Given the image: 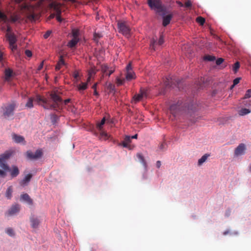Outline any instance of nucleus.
Instances as JSON below:
<instances>
[{
	"label": "nucleus",
	"mask_w": 251,
	"mask_h": 251,
	"mask_svg": "<svg viewBox=\"0 0 251 251\" xmlns=\"http://www.w3.org/2000/svg\"><path fill=\"white\" fill-rule=\"evenodd\" d=\"M28 19L29 20H30L31 22H34L36 20H38V18H39L40 17H33V16H32V17H27Z\"/></svg>",
	"instance_id": "obj_51"
},
{
	"label": "nucleus",
	"mask_w": 251,
	"mask_h": 251,
	"mask_svg": "<svg viewBox=\"0 0 251 251\" xmlns=\"http://www.w3.org/2000/svg\"><path fill=\"white\" fill-rule=\"evenodd\" d=\"M105 117H103L101 122L99 123H98L97 125V127L98 129V130L100 132V135L102 137H106L107 135V133L105 132L101 131L102 129V126L105 124Z\"/></svg>",
	"instance_id": "obj_17"
},
{
	"label": "nucleus",
	"mask_w": 251,
	"mask_h": 251,
	"mask_svg": "<svg viewBox=\"0 0 251 251\" xmlns=\"http://www.w3.org/2000/svg\"><path fill=\"white\" fill-rule=\"evenodd\" d=\"M246 150L245 144L241 143L235 149L234 154L236 156H239L244 153Z\"/></svg>",
	"instance_id": "obj_15"
},
{
	"label": "nucleus",
	"mask_w": 251,
	"mask_h": 251,
	"mask_svg": "<svg viewBox=\"0 0 251 251\" xmlns=\"http://www.w3.org/2000/svg\"><path fill=\"white\" fill-rule=\"evenodd\" d=\"M50 98L53 103L51 105H48L46 106L47 108H53V110L57 111L62 109L65 105L70 102L71 100L68 99L63 100L59 95L58 91H54L50 93Z\"/></svg>",
	"instance_id": "obj_1"
},
{
	"label": "nucleus",
	"mask_w": 251,
	"mask_h": 251,
	"mask_svg": "<svg viewBox=\"0 0 251 251\" xmlns=\"http://www.w3.org/2000/svg\"><path fill=\"white\" fill-rule=\"evenodd\" d=\"M116 82L118 85H121L125 82V79H121L120 78H117Z\"/></svg>",
	"instance_id": "obj_41"
},
{
	"label": "nucleus",
	"mask_w": 251,
	"mask_h": 251,
	"mask_svg": "<svg viewBox=\"0 0 251 251\" xmlns=\"http://www.w3.org/2000/svg\"><path fill=\"white\" fill-rule=\"evenodd\" d=\"M3 60V54L2 53L0 50V62H1Z\"/></svg>",
	"instance_id": "obj_60"
},
{
	"label": "nucleus",
	"mask_w": 251,
	"mask_h": 251,
	"mask_svg": "<svg viewBox=\"0 0 251 251\" xmlns=\"http://www.w3.org/2000/svg\"><path fill=\"white\" fill-rule=\"evenodd\" d=\"M150 7L157 12L162 13L164 16H172L171 14L165 15L167 12V8L162 4L161 0H147Z\"/></svg>",
	"instance_id": "obj_2"
},
{
	"label": "nucleus",
	"mask_w": 251,
	"mask_h": 251,
	"mask_svg": "<svg viewBox=\"0 0 251 251\" xmlns=\"http://www.w3.org/2000/svg\"><path fill=\"white\" fill-rule=\"evenodd\" d=\"M32 175L31 174H28L25 176L22 180L20 182V184L22 186H25L27 185L32 178Z\"/></svg>",
	"instance_id": "obj_19"
},
{
	"label": "nucleus",
	"mask_w": 251,
	"mask_h": 251,
	"mask_svg": "<svg viewBox=\"0 0 251 251\" xmlns=\"http://www.w3.org/2000/svg\"><path fill=\"white\" fill-rule=\"evenodd\" d=\"M176 3L179 6L181 7H184V3H182V2L178 1H176Z\"/></svg>",
	"instance_id": "obj_57"
},
{
	"label": "nucleus",
	"mask_w": 251,
	"mask_h": 251,
	"mask_svg": "<svg viewBox=\"0 0 251 251\" xmlns=\"http://www.w3.org/2000/svg\"><path fill=\"white\" fill-rule=\"evenodd\" d=\"M9 171H10V174L12 177H15L19 174V169L18 167L15 166H12V169H9Z\"/></svg>",
	"instance_id": "obj_23"
},
{
	"label": "nucleus",
	"mask_w": 251,
	"mask_h": 251,
	"mask_svg": "<svg viewBox=\"0 0 251 251\" xmlns=\"http://www.w3.org/2000/svg\"><path fill=\"white\" fill-rule=\"evenodd\" d=\"M17 106L15 102L8 103L2 106L3 116L5 118H9L14 115V110Z\"/></svg>",
	"instance_id": "obj_3"
},
{
	"label": "nucleus",
	"mask_w": 251,
	"mask_h": 251,
	"mask_svg": "<svg viewBox=\"0 0 251 251\" xmlns=\"http://www.w3.org/2000/svg\"><path fill=\"white\" fill-rule=\"evenodd\" d=\"M79 35V30L77 29H73L72 30V35L73 38H78Z\"/></svg>",
	"instance_id": "obj_35"
},
{
	"label": "nucleus",
	"mask_w": 251,
	"mask_h": 251,
	"mask_svg": "<svg viewBox=\"0 0 251 251\" xmlns=\"http://www.w3.org/2000/svg\"><path fill=\"white\" fill-rule=\"evenodd\" d=\"M90 78L91 76H89L87 78V81L86 82H82L77 86V89L78 91H83L87 88L88 82L90 81Z\"/></svg>",
	"instance_id": "obj_20"
},
{
	"label": "nucleus",
	"mask_w": 251,
	"mask_h": 251,
	"mask_svg": "<svg viewBox=\"0 0 251 251\" xmlns=\"http://www.w3.org/2000/svg\"><path fill=\"white\" fill-rule=\"evenodd\" d=\"M0 176L4 177L6 176V173L1 170H0Z\"/></svg>",
	"instance_id": "obj_54"
},
{
	"label": "nucleus",
	"mask_w": 251,
	"mask_h": 251,
	"mask_svg": "<svg viewBox=\"0 0 251 251\" xmlns=\"http://www.w3.org/2000/svg\"><path fill=\"white\" fill-rule=\"evenodd\" d=\"M12 186H9L7 190H6V194H5V195H6V197L7 198V199H10L11 197H12Z\"/></svg>",
	"instance_id": "obj_31"
},
{
	"label": "nucleus",
	"mask_w": 251,
	"mask_h": 251,
	"mask_svg": "<svg viewBox=\"0 0 251 251\" xmlns=\"http://www.w3.org/2000/svg\"><path fill=\"white\" fill-rule=\"evenodd\" d=\"M138 135L135 134L134 135H133L132 136H130V139H137V138Z\"/></svg>",
	"instance_id": "obj_61"
},
{
	"label": "nucleus",
	"mask_w": 251,
	"mask_h": 251,
	"mask_svg": "<svg viewBox=\"0 0 251 251\" xmlns=\"http://www.w3.org/2000/svg\"><path fill=\"white\" fill-rule=\"evenodd\" d=\"M144 92H142V90H141L140 93L134 96L133 99L135 102L139 101L144 97Z\"/></svg>",
	"instance_id": "obj_25"
},
{
	"label": "nucleus",
	"mask_w": 251,
	"mask_h": 251,
	"mask_svg": "<svg viewBox=\"0 0 251 251\" xmlns=\"http://www.w3.org/2000/svg\"><path fill=\"white\" fill-rule=\"evenodd\" d=\"M36 101L39 104L42 105L44 108L46 109H53V108H46V106L48 105H51L52 104L50 103L48 100H47L46 98H43L40 95L36 96Z\"/></svg>",
	"instance_id": "obj_10"
},
{
	"label": "nucleus",
	"mask_w": 251,
	"mask_h": 251,
	"mask_svg": "<svg viewBox=\"0 0 251 251\" xmlns=\"http://www.w3.org/2000/svg\"><path fill=\"white\" fill-rule=\"evenodd\" d=\"M196 21L197 23H199L200 25H202L205 23V20L202 17H197Z\"/></svg>",
	"instance_id": "obj_37"
},
{
	"label": "nucleus",
	"mask_w": 251,
	"mask_h": 251,
	"mask_svg": "<svg viewBox=\"0 0 251 251\" xmlns=\"http://www.w3.org/2000/svg\"><path fill=\"white\" fill-rule=\"evenodd\" d=\"M240 79H241L240 77H237L235 79H234L233 80V84L231 86V88H232L234 86H235L236 85L238 84L240 82Z\"/></svg>",
	"instance_id": "obj_42"
},
{
	"label": "nucleus",
	"mask_w": 251,
	"mask_h": 251,
	"mask_svg": "<svg viewBox=\"0 0 251 251\" xmlns=\"http://www.w3.org/2000/svg\"><path fill=\"white\" fill-rule=\"evenodd\" d=\"M20 206L18 204L13 205L6 213L7 216H13L19 212Z\"/></svg>",
	"instance_id": "obj_11"
},
{
	"label": "nucleus",
	"mask_w": 251,
	"mask_h": 251,
	"mask_svg": "<svg viewBox=\"0 0 251 251\" xmlns=\"http://www.w3.org/2000/svg\"><path fill=\"white\" fill-rule=\"evenodd\" d=\"M51 31L50 30L47 31L45 34L44 35V38L45 39H47L50 35Z\"/></svg>",
	"instance_id": "obj_49"
},
{
	"label": "nucleus",
	"mask_w": 251,
	"mask_h": 251,
	"mask_svg": "<svg viewBox=\"0 0 251 251\" xmlns=\"http://www.w3.org/2000/svg\"><path fill=\"white\" fill-rule=\"evenodd\" d=\"M122 146L125 148H128L130 150L131 149V148L130 147V145L129 144H128L127 143L125 142L124 141L122 143Z\"/></svg>",
	"instance_id": "obj_45"
},
{
	"label": "nucleus",
	"mask_w": 251,
	"mask_h": 251,
	"mask_svg": "<svg viewBox=\"0 0 251 251\" xmlns=\"http://www.w3.org/2000/svg\"><path fill=\"white\" fill-rule=\"evenodd\" d=\"M64 60L63 59V56L60 55L59 57V61L55 66V70L56 71L59 70L63 66L65 65Z\"/></svg>",
	"instance_id": "obj_22"
},
{
	"label": "nucleus",
	"mask_w": 251,
	"mask_h": 251,
	"mask_svg": "<svg viewBox=\"0 0 251 251\" xmlns=\"http://www.w3.org/2000/svg\"><path fill=\"white\" fill-rule=\"evenodd\" d=\"M12 19V21L13 22H20L19 20H20V18L21 17H17V16H15V17H10Z\"/></svg>",
	"instance_id": "obj_47"
},
{
	"label": "nucleus",
	"mask_w": 251,
	"mask_h": 251,
	"mask_svg": "<svg viewBox=\"0 0 251 251\" xmlns=\"http://www.w3.org/2000/svg\"><path fill=\"white\" fill-rule=\"evenodd\" d=\"M135 73L132 71L131 64L129 63L126 67V79L130 80L135 78Z\"/></svg>",
	"instance_id": "obj_12"
},
{
	"label": "nucleus",
	"mask_w": 251,
	"mask_h": 251,
	"mask_svg": "<svg viewBox=\"0 0 251 251\" xmlns=\"http://www.w3.org/2000/svg\"><path fill=\"white\" fill-rule=\"evenodd\" d=\"M56 18V20L59 22L62 23L63 22H65V19L63 18L62 17H55Z\"/></svg>",
	"instance_id": "obj_52"
},
{
	"label": "nucleus",
	"mask_w": 251,
	"mask_h": 251,
	"mask_svg": "<svg viewBox=\"0 0 251 251\" xmlns=\"http://www.w3.org/2000/svg\"><path fill=\"white\" fill-rule=\"evenodd\" d=\"M161 163L160 161H157L156 163V166L157 168H159L161 166Z\"/></svg>",
	"instance_id": "obj_58"
},
{
	"label": "nucleus",
	"mask_w": 251,
	"mask_h": 251,
	"mask_svg": "<svg viewBox=\"0 0 251 251\" xmlns=\"http://www.w3.org/2000/svg\"><path fill=\"white\" fill-rule=\"evenodd\" d=\"M204 59L205 60H208L210 61H212L215 60L216 58L214 56L207 55V56H205Z\"/></svg>",
	"instance_id": "obj_40"
},
{
	"label": "nucleus",
	"mask_w": 251,
	"mask_h": 251,
	"mask_svg": "<svg viewBox=\"0 0 251 251\" xmlns=\"http://www.w3.org/2000/svg\"><path fill=\"white\" fill-rule=\"evenodd\" d=\"M21 10L23 11V12H29V14L27 16H36L34 14H33L31 13L32 10H33V7L31 6L30 5H29L27 3H23L21 5Z\"/></svg>",
	"instance_id": "obj_13"
},
{
	"label": "nucleus",
	"mask_w": 251,
	"mask_h": 251,
	"mask_svg": "<svg viewBox=\"0 0 251 251\" xmlns=\"http://www.w3.org/2000/svg\"><path fill=\"white\" fill-rule=\"evenodd\" d=\"M97 83H95L93 86L92 88L95 90H96Z\"/></svg>",
	"instance_id": "obj_64"
},
{
	"label": "nucleus",
	"mask_w": 251,
	"mask_h": 251,
	"mask_svg": "<svg viewBox=\"0 0 251 251\" xmlns=\"http://www.w3.org/2000/svg\"><path fill=\"white\" fill-rule=\"evenodd\" d=\"M13 74V71L11 69L8 68L6 69L4 71V75H5V80L9 81L10 78L12 76Z\"/></svg>",
	"instance_id": "obj_24"
},
{
	"label": "nucleus",
	"mask_w": 251,
	"mask_h": 251,
	"mask_svg": "<svg viewBox=\"0 0 251 251\" xmlns=\"http://www.w3.org/2000/svg\"><path fill=\"white\" fill-rule=\"evenodd\" d=\"M137 157L138 158L140 162L143 164V165L146 168L147 167V164L146 160L144 159V156L140 153L137 154Z\"/></svg>",
	"instance_id": "obj_29"
},
{
	"label": "nucleus",
	"mask_w": 251,
	"mask_h": 251,
	"mask_svg": "<svg viewBox=\"0 0 251 251\" xmlns=\"http://www.w3.org/2000/svg\"><path fill=\"white\" fill-rule=\"evenodd\" d=\"M102 37V35L98 33H94V37H93V40L96 43H98L99 42V39Z\"/></svg>",
	"instance_id": "obj_36"
},
{
	"label": "nucleus",
	"mask_w": 251,
	"mask_h": 251,
	"mask_svg": "<svg viewBox=\"0 0 251 251\" xmlns=\"http://www.w3.org/2000/svg\"><path fill=\"white\" fill-rule=\"evenodd\" d=\"M49 8L52 12L50 16H60L64 6L59 3L52 1L49 4Z\"/></svg>",
	"instance_id": "obj_4"
},
{
	"label": "nucleus",
	"mask_w": 251,
	"mask_h": 251,
	"mask_svg": "<svg viewBox=\"0 0 251 251\" xmlns=\"http://www.w3.org/2000/svg\"><path fill=\"white\" fill-rule=\"evenodd\" d=\"M159 149L161 151H164L166 149V144L165 142L162 143L159 146Z\"/></svg>",
	"instance_id": "obj_44"
},
{
	"label": "nucleus",
	"mask_w": 251,
	"mask_h": 251,
	"mask_svg": "<svg viewBox=\"0 0 251 251\" xmlns=\"http://www.w3.org/2000/svg\"><path fill=\"white\" fill-rule=\"evenodd\" d=\"M251 97V89H248L244 96L245 99H248Z\"/></svg>",
	"instance_id": "obj_43"
},
{
	"label": "nucleus",
	"mask_w": 251,
	"mask_h": 251,
	"mask_svg": "<svg viewBox=\"0 0 251 251\" xmlns=\"http://www.w3.org/2000/svg\"><path fill=\"white\" fill-rule=\"evenodd\" d=\"M94 95L96 96H98L99 95V94H98V92L96 90H94Z\"/></svg>",
	"instance_id": "obj_63"
},
{
	"label": "nucleus",
	"mask_w": 251,
	"mask_h": 251,
	"mask_svg": "<svg viewBox=\"0 0 251 251\" xmlns=\"http://www.w3.org/2000/svg\"><path fill=\"white\" fill-rule=\"evenodd\" d=\"M21 199L23 201H26L28 204L32 205L33 204V201L30 198L27 194H24L21 196Z\"/></svg>",
	"instance_id": "obj_21"
},
{
	"label": "nucleus",
	"mask_w": 251,
	"mask_h": 251,
	"mask_svg": "<svg viewBox=\"0 0 251 251\" xmlns=\"http://www.w3.org/2000/svg\"><path fill=\"white\" fill-rule=\"evenodd\" d=\"M118 27L120 33L126 36H129L130 28L126 22L118 21Z\"/></svg>",
	"instance_id": "obj_6"
},
{
	"label": "nucleus",
	"mask_w": 251,
	"mask_h": 251,
	"mask_svg": "<svg viewBox=\"0 0 251 251\" xmlns=\"http://www.w3.org/2000/svg\"><path fill=\"white\" fill-rule=\"evenodd\" d=\"M42 155L43 152L41 149L36 150L34 153L30 151H27L26 152L27 158L31 160L38 159L40 158Z\"/></svg>",
	"instance_id": "obj_7"
},
{
	"label": "nucleus",
	"mask_w": 251,
	"mask_h": 251,
	"mask_svg": "<svg viewBox=\"0 0 251 251\" xmlns=\"http://www.w3.org/2000/svg\"><path fill=\"white\" fill-rule=\"evenodd\" d=\"M186 107H184V105H182V102L178 101L176 104H172L170 107L171 113L174 115V117H176L180 114L182 111L185 110Z\"/></svg>",
	"instance_id": "obj_5"
},
{
	"label": "nucleus",
	"mask_w": 251,
	"mask_h": 251,
	"mask_svg": "<svg viewBox=\"0 0 251 251\" xmlns=\"http://www.w3.org/2000/svg\"><path fill=\"white\" fill-rule=\"evenodd\" d=\"M164 43V38L163 35H161L160 38L159 39L158 43H156V41L155 39H152L151 42L150 47L151 48L155 50V45L158 44L159 45H161Z\"/></svg>",
	"instance_id": "obj_16"
},
{
	"label": "nucleus",
	"mask_w": 251,
	"mask_h": 251,
	"mask_svg": "<svg viewBox=\"0 0 251 251\" xmlns=\"http://www.w3.org/2000/svg\"><path fill=\"white\" fill-rule=\"evenodd\" d=\"M79 41V38H73L71 41H70V42L68 43V46L70 47V48H73L74 47L76 44Z\"/></svg>",
	"instance_id": "obj_27"
},
{
	"label": "nucleus",
	"mask_w": 251,
	"mask_h": 251,
	"mask_svg": "<svg viewBox=\"0 0 251 251\" xmlns=\"http://www.w3.org/2000/svg\"><path fill=\"white\" fill-rule=\"evenodd\" d=\"M6 38L9 42L11 50L14 51L17 49V46L15 45L17 39L15 35L13 33H6Z\"/></svg>",
	"instance_id": "obj_8"
},
{
	"label": "nucleus",
	"mask_w": 251,
	"mask_h": 251,
	"mask_svg": "<svg viewBox=\"0 0 251 251\" xmlns=\"http://www.w3.org/2000/svg\"><path fill=\"white\" fill-rule=\"evenodd\" d=\"M12 139L16 143H23V144L25 143L24 138L22 136L13 134L12 135Z\"/></svg>",
	"instance_id": "obj_18"
},
{
	"label": "nucleus",
	"mask_w": 251,
	"mask_h": 251,
	"mask_svg": "<svg viewBox=\"0 0 251 251\" xmlns=\"http://www.w3.org/2000/svg\"><path fill=\"white\" fill-rule=\"evenodd\" d=\"M10 156V154L5 153L0 155V167L2 168L5 171L9 170L8 166L6 163V160Z\"/></svg>",
	"instance_id": "obj_9"
},
{
	"label": "nucleus",
	"mask_w": 251,
	"mask_h": 251,
	"mask_svg": "<svg viewBox=\"0 0 251 251\" xmlns=\"http://www.w3.org/2000/svg\"><path fill=\"white\" fill-rule=\"evenodd\" d=\"M240 67V63L239 62H236L233 67V71L236 73L238 71Z\"/></svg>",
	"instance_id": "obj_38"
},
{
	"label": "nucleus",
	"mask_w": 251,
	"mask_h": 251,
	"mask_svg": "<svg viewBox=\"0 0 251 251\" xmlns=\"http://www.w3.org/2000/svg\"><path fill=\"white\" fill-rule=\"evenodd\" d=\"M192 3L190 0H187L184 3V7L186 9H191L192 7Z\"/></svg>",
	"instance_id": "obj_33"
},
{
	"label": "nucleus",
	"mask_w": 251,
	"mask_h": 251,
	"mask_svg": "<svg viewBox=\"0 0 251 251\" xmlns=\"http://www.w3.org/2000/svg\"><path fill=\"white\" fill-rule=\"evenodd\" d=\"M209 154H204L200 159L198 160V165L201 166V165L204 162L206 161L207 158L209 156Z\"/></svg>",
	"instance_id": "obj_28"
},
{
	"label": "nucleus",
	"mask_w": 251,
	"mask_h": 251,
	"mask_svg": "<svg viewBox=\"0 0 251 251\" xmlns=\"http://www.w3.org/2000/svg\"><path fill=\"white\" fill-rule=\"evenodd\" d=\"M73 76H74V78H75L77 79V77H78V76H79V73H78V72H76V71L75 72H74V73Z\"/></svg>",
	"instance_id": "obj_55"
},
{
	"label": "nucleus",
	"mask_w": 251,
	"mask_h": 251,
	"mask_svg": "<svg viewBox=\"0 0 251 251\" xmlns=\"http://www.w3.org/2000/svg\"><path fill=\"white\" fill-rule=\"evenodd\" d=\"M162 25L163 26H166L170 23L172 20V17H162Z\"/></svg>",
	"instance_id": "obj_26"
},
{
	"label": "nucleus",
	"mask_w": 251,
	"mask_h": 251,
	"mask_svg": "<svg viewBox=\"0 0 251 251\" xmlns=\"http://www.w3.org/2000/svg\"><path fill=\"white\" fill-rule=\"evenodd\" d=\"M25 54L28 57H31V56L32 55V52L30 50H25Z\"/></svg>",
	"instance_id": "obj_48"
},
{
	"label": "nucleus",
	"mask_w": 251,
	"mask_h": 251,
	"mask_svg": "<svg viewBox=\"0 0 251 251\" xmlns=\"http://www.w3.org/2000/svg\"><path fill=\"white\" fill-rule=\"evenodd\" d=\"M142 92H144V97H147V92L146 90H142Z\"/></svg>",
	"instance_id": "obj_62"
},
{
	"label": "nucleus",
	"mask_w": 251,
	"mask_h": 251,
	"mask_svg": "<svg viewBox=\"0 0 251 251\" xmlns=\"http://www.w3.org/2000/svg\"><path fill=\"white\" fill-rule=\"evenodd\" d=\"M251 112V111L247 108H242L239 112V114L241 116H244Z\"/></svg>",
	"instance_id": "obj_32"
},
{
	"label": "nucleus",
	"mask_w": 251,
	"mask_h": 251,
	"mask_svg": "<svg viewBox=\"0 0 251 251\" xmlns=\"http://www.w3.org/2000/svg\"><path fill=\"white\" fill-rule=\"evenodd\" d=\"M43 64H44V62L43 61V62H42L41 63V64L39 65V66H38V67L37 70H38V71L41 70L43 68Z\"/></svg>",
	"instance_id": "obj_56"
},
{
	"label": "nucleus",
	"mask_w": 251,
	"mask_h": 251,
	"mask_svg": "<svg viewBox=\"0 0 251 251\" xmlns=\"http://www.w3.org/2000/svg\"><path fill=\"white\" fill-rule=\"evenodd\" d=\"M109 67L106 65H102L101 67L102 72L105 75H107Z\"/></svg>",
	"instance_id": "obj_34"
},
{
	"label": "nucleus",
	"mask_w": 251,
	"mask_h": 251,
	"mask_svg": "<svg viewBox=\"0 0 251 251\" xmlns=\"http://www.w3.org/2000/svg\"><path fill=\"white\" fill-rule=\"evenodd\" d=\"M29 219L31 227L34 229L38 228L40 223L39 219L34 216H31Z\"/></svg>",
	"instance_id": "obj_14"
},
{
	"label": "nucleus",
	"mask_w": 251,
	"mask_h": 251,
	"mask_svg": "<svg viewBox=\"0 0 251 251\" xmlns=\"http://www.w3.org/2000/svg\"><path fill=\"white\" fill-rule=\"evenodd\" d=\"M6 31H7V33H12L11 32V28L9 26H7Z\"/></svg>",
	"instance_id": "obj_59"
},
{
	"label": "nucleus",
	"mask_w": 251,
	"mask_h": 251,
	"mask_svg": "<svg viewBox=\"0 0 251 251\" xmlns=\"http://www.w3.org/2000/svg\"><path fill=\"white\" fill-rule=\"evenodd\" d=\"M224 59L222 58H219L216 60V63L217 65H220L224 62Z\"/></svg>",
	"instance_id": "obj_46"
},
{
	"label": "nucleus",
	"mask_w": 251,
	"mask_h": 251,
	"mask_svg": "<svg viewBox=\"0 0 251 251\" xmlns=\"http://www.w3.org/2000/svg\"><path fill=\"white\" fill-rule=\"evenodd\" d=\"M114 72V70L112 68H109V70L108 71V73L107 75L109 76Z\"/></svg>",
	"instance_id": "obj_53"
},
{
	"label": "nucleus",
	"mask_w": 251,
	"mask_h": 251,
	"mask_svg": "<svg viewBox=\"0 0 251 251\" xmlns=\"http://www.w3.org/2000/svg\"><path fill=\"white\" fill-rule=\"evenodd\" d=\"M33 100L34 99L32 98H29L27 102L25 104V106L29 108H31L33 107Z\"/></svg>",
	"instance_id": "obj_30"
},
{
	"label": "nucleus",
	"mask_w": 251,
	"mask_h": 251,
	"mask_svg": "<svg viewBox=\"0 0 251 251\" xmlns=\"http://www.w3.org/2000/svg\"><path fill=\"white\" fill-rule=\"evenodd\" d=\"M124 141L129 144V143L131 142L130 136H126Z\"/></svg>",
	"instance_id": "obj_50"
},
{
	"label": "nucleus",
	"mask_w": 251,
	"mask_h": 251,
	"mask_svg": "<svg viewBox=\"0 0 251 251\" xmlns=\"http://www.w3.org/2000/svg\"><path fill=\"white\" fill-rule=\"evenodd\" d=\"M6 232L10 236H13L14 235V232L13 229L11 228H7Z\"/></svg>",
	"instance_id": "obj_39"
}]
</instances>
